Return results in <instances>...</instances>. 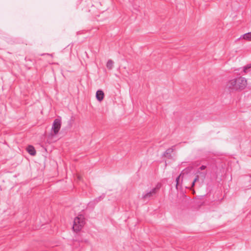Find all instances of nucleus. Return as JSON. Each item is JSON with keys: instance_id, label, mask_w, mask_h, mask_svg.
<instances>
[{"instance_id": "10", "label": "nucleus", "mask_w": 251, "mask_h": 251, "mask_svg": "<svg viewBox=\"0 0 251 251\" xmlns=\"http://www.w3.org/2000/svg\"><path fill=\"white\" fill-rule=\"evenodd\" d=\"M173 151V149L170 148L167 150L164 153V155H166V154H169L171 153Z\"/></svg>"}, {"instance_id": "4", "label": "nucleus", "mask_w": 251, "mask_h": 251, "mask_svg": "<svg viewBox=\"0 0 251 251\" xmlns=\"http://www.w3.org/2000/svg\"><path fill=\"white\" fill-rule=\"evenodd\" d=\"M160 186L157 185L155 188H153L150 192H148L144 194H143L142 199L145 200H147L151 198L153 195H154L158 189H159Z\"/></svg>"}, {"instance_id": "8", "label": "nucleus", "mask_w": 251, "mask_h": 251, "mask_svg": "<svg viewBox=\"0 0 251 251\" xmlns=\"http://www.w3.org/2000/svg\"><path fill=\"white\" fill-rule=\"evenodd\" d=\"M244 72L245 74H251V64L248 65L244 68Z\"/></svg>"}, {"instance_id": "12", "label": "nucleus", "mask_w": 251, "mask_h": 251, "mask_svg": "<svg viewBox=\"0 0 251 251\" xmlns=\"http://www.w3.org/2000/svg\"><path fill=\"white\" fill-rule=\"evenodd\" d=\"M180 175L179 176L176 178V186H177L178 185V181H179V178H180Z\"/></svg>"}, {"instance_id": "13", "label": "nucleus", "mask_w": 251, "mask_h": 251, "mask_svg": "<svg viewBox=\"0 0 251 251\" xmlns=\"http://www.w3.org/2000/svg\"><path fill=\"white\" fill-rule=\"evenodd\" d=\"M205 168H206V166H205L202 165V166L200 168V169L201 170H204Z\"/></svg>"}, {"instance_id": "9", "label": "nucleus", "mask_w": 251, "mask_h": 251, "mask_svg": "<svg viewBox=\"0 0 251 251\" xmlns=\"http://www.w3.org/2000/svg\"><path fill=\"white\" fill-rule=\"evenodd\" d=\"M114 62L112 60H109L106 64V67L109 69H111L113 67Z\"/></svg>"}, {"instance_id": "2", "label": "nucleus", "mask_w": 251, "mask_h": 251, "mask_svg": "<svg viewBox=\"0 0 251 251\" xmlns=\"http://www.w3.org/2000/svg\"><path fill=\"white\" fill-rule=\"evenodd\" d=\"M85 224V218L83 215H78L74 219L73 229L75 231H80Z\"/></svg>"}, {"instance_id": "7", "label": "nucleus", "mask_w": 251, "mask_h": 251, "mask_svg": "<svg viewBox=\"0 0 251 251\" xmlns=\"http://www.w3.org/2000/svg\"><path fill=\"white\" fill-rule=\"evenodd\" d=\"M240 38L247 41H251V31L243 34L240 37Z\"/></svg>"}, {"instance_id": "1", "label": "nucleus", "mask_w": 251, "mask_h": 251, "mask_svg": "<svg viewBox=\"0 0 251 251\" xmlns=\"http://www.w3.org/2000/svg\"><path fill=\"white\" fill-rule=\"evenodd\" d=\"M247 85L246 78L239 76L230 79L226 83V87L230 91H241L246 87Z\"/></svg>"}, {"instance_id": "6", "label": "nucleus", "mask_w": 251, "mask_h": 251, "mask_svg": "<svg viewBox=\"0 0 251 251\" xmlns=\"http://www.w3.org/2000/svg\"><path fill=\"white\" fill-rule=\"evenodd\" d=\"M26 150L27 152L31 155H34L36 154V151L34 148L32 146H28Z\"/></svg>"}, {"instance_id": "3", "label": "nucleus", "mask_w": 251, "mask_h": 251, "mask_svg": "<svg viewBox=\"0 0 251 251\" xmlns=\"http://www.w3.org/2000/svg\"><path fill=\"white\" fill-rule=\"evenodd\" d=\"M61 122L60 119H56L53 121L51 127V134L54 136L56 135L60 129Z\"/></svg>"}, {"instance_id": "11", "label": "nucleus", "mask_w": 251, "mask_h": 251, "mask_svg": "<svg viewBox=\"0 0 251 251\" xmlns=\"http://www.w3.org/2000/svg\"><path fill=\"white\" fill-rule=\"evenodd\" d=\"M199 176L197 175L192 182V187H193L194 186L195 182L199 180Z\"/></svg>"}, {"instance_id": "5", "label": "nucleus", "mask_w": 251, "mask_h": 251, "mask_svg": "<svg viewBox=\"0 0 251 251\" xmlns=\"http://www.w3.org/2000/svg\"><path fill=\"white\" fill-rule=\"evenodd\" d=\"M104 94L102 90H98L96 92V97L97 100L100 102L104 98Z\"/></svg>"}]
</instances>
